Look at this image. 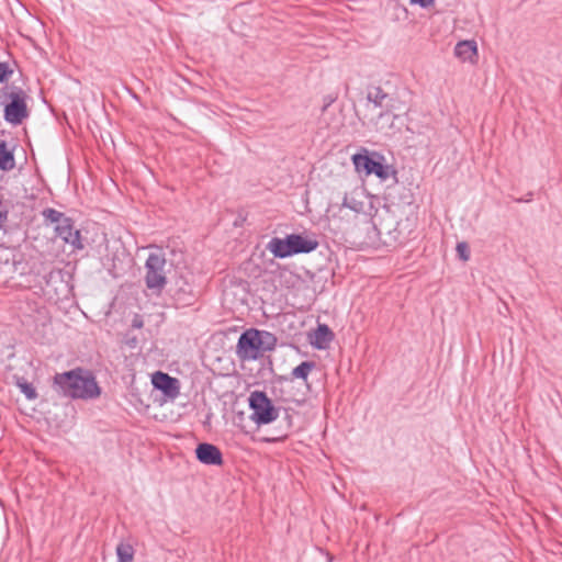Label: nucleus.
Instances as JSON below:
<instances>
[{"mask_svg":"<svg viewBox=\"0 0 562 562\" xmlns=\"http://www.w3.org/2000/svg\"><path fill=\"white\" fill-rule=\"evenodd\" d=\"M134 326L142 327V324L139 322H136V324H134Z\"/></svg>","mask_w":562,"mask_h":562,"instance_id":"bb28decb","label":"nucleus"},{"mask_svg":"<svg viewBox=\"0 0 562 562\" xmlns=\"http://www.w3.org/2000/svg\"><path fill=\"white\" fill-rule=\"evenodd\" d=\"M384 213L386 217H383L382 214L379 213H376L373 217V226L378 232V235L380 238L389 237V241L403 243L404 237L397 227L398 224L391 216L387 209L384 211ZM384 243H387V240L384 239Z\"/></svg>","mask_w":562,"mask_h":562,"instance_id":"0eeeda50","label":"nucleus"},{"mask_svg":"<svg viewBox=\"0 0 562 562\" xmlns=\"http://www.w3.org/2000/svg\"><path fill=\"white\" fill-rule=\"evenodd\" d=\"M55 232L65 243L70 244L75 249H82L80 232L75 229L71 220L68 217L55 226Z\"/></svg>","mask_w":562,"mask_h":562,"instance_id":"9d476101","label":"nucleus"},{"mask_svg":"<svg viewBox=\"0 0 562 562\" xmlns=\"http://www.w3.org/2000/svg\"><path fill=\"white\" fill-rule=\"evenodd\" d=\"M196 459L206 465H222L223 454L221 450L207 442L199 443L195 449Z\"/></svg>","mask_w":562,"mask_h":562,"instance_id":"1a4fd4ad","label":"nucleus"},{"mask_svg":"<svg viewBox=\"0 0 562 562\" xmlns=\"http://www.w3.org/2000/svg\"><path fill=\"white\" fill-rule=\"evenodd\" d=\"M134 326L142 327V324L139 322H136V324H134Z\"/></svg>","mask_w":562,"mask_h":562,"instance_id":"a878e982","label":"nucleus"},{"mask_svg":"<svg viewBox=\"0 0 562 562\" xmlns=\"http://www.w3.org/2000/svg\"><path fill=\"white\" fill-rule=\"evenodd\" d=\"M4 105V119L11 124H21L27 117L25 92L15 86L7 87L0 97Z\"/></svg>","mask_w":562,"mask_h":562,"instance_id":"7ed1b4c3","label":"nucleus"},{"mask_svg":"<svg viewBox=\"0 0 562 562\" xmlns=\"http://www.w3.org/2000/svg\"><path fill=\"white\" fill-rule=\"evenodd\" d=\"M18 386L27 400H35L37 397L36 390L31 383L23 381L19 382Z\"/></svg>","mask_w":562,"mask_h":562,"instance_id":"412c9836","label":"nucleus"},{"mask_svg":"<svg viewBox=\"0 0 562 562\" xmlns=\"http://www.w3.org/2000/svg\"><path fill=\"white\" fill-rule=\"evenodd\" d=\"M119 562H132L134 559V548L128 543H120L116 547Z\"/></svg>","mask_w":562,"mask_h":562,"instance_id":"6ab92c4d","label":"nucleus"},{"mask_svg":"<svg viewBox=\"0 0 562 562\" xmlns=\"http://www.w3.org/2000/svg\"><path fill=\"white\" fill-rule=\"evenodd\" d=\"M413 3H418L422 7H428L434 3L435 0H411Z\"/></svg>","mask_w":562,"mask_h":562,"instance_id":"393cba45","label":"nucleus"},{"mask_svg":"<svg viewBox=\"0 0 562 562\" xmlns=\"http://www.w3.org/2000/svg\"><path fill=\"white\" fill-rule=\"evenodd\" d=\"M352 161L358 171H364L367 175H375L382 180H386L393 173L390 167L384 166L382 162L367 155H353Z\"/></svg>","mask_w":562,"mask_h":562,"instance_id":"6e6552de","label":"nucleus"},{"mask_svg":"<svg viewBox=\"0 0 562 562\" xmlns=\"http://www.w3.org/2000/svg\"><path fill=\"white\" fill-rule=\"evenodd\" d=\"M43 216H44L45 221H47L52 224H56V225H59L64 220L67 218L61 212H59L55 209L44 210Z\"/></svg>","mask_w":562,"mask_h":562,"instance_id":"aec40b11","label":"nucleus"},{"mask_svg":"<svg viewBox=\"0 0 562 562\" xmlns=\"http://www.w3.org/2000/svg\"><path fill=\"white\" fill-rule=\"evenodd\" d=\"M456 249H457V252H458V256L460 257V259H462L463 261L469 260L470 250H469V246L467 243H459L457 245Z\"/></svg>","mask_w":562,"mask_h":562,"instance_id":"4be33fe9","label":"nucleus"},{"mask_svg":"<svg viewBox=\"0 0 562 562\" xmlns=\"http://www.w3.org/2000/svg\"><path fill=\"white\" fill-rule=\"evenodd\" d=\"M394 105H387V109L381 112L375 121L376 131H386L393 126L394 120L397 119L396 114L392 113Z\"/></svg>","mask_w":562,"mask_h":562,"instance_id":"2eb2a0df","label":"nucleus"},{"mask_svg":"<svg viewBox=\"0 0 562 562\" xmlns=\"http://www.w3.org/2000/svg\"><path fill=\"white\" fill-rule=\"evenodd\" d=\"M389 98L387 93H385L380 87H375L370 90L367 94V99L369 102L373 103L376 108H382L385 105V100Z\"/></svg>","mask_w":562,"mask_h":562,"instance_id":"f3484780","label":"nucleus"},{"mask_svg":"<svg viewBox=\"0 0 562 562\" xmlns=\"http://www.w3.org/2000/svg\"><path fill=\"white\" fill-rule=\"evenodd\" d=\"M454 55L463 61H472L477 55V46L474 41H461L454 47Z\"/></svg>","mask_w":562,"mask_h":562,"instance_id":"ddd939ff","label":"nucleus"},{"mask_svg":"<svg viewBox=\"0 0 562 562\" xmlns=\"http://www.w3.org/2000/svg\"><path fill=\"white\" fill-rule=\"evenodd\" d=\"M12 74V69H10L7 63H0V82L5 80Z\"/></svg>","mask_w":562,"mask_h":562,"instance_id":"b1692460","label":"nucleus"},{"mask_svg":"<svg viewBox=\"0 0 562 562\" xmlns=\"http://www.w3.org/2000/svg\"><path fill=\"white\" fill-rule=\"evenodd\" d=\"M151 383L155 389L162 391L167 396L176 397L179 394V381L167 373L155 372Z\"/></svg>","mask_w":562,"mask_h":562,"instance_id":"9b49d317","label":"nucleus"},{"mask_svg":"<svg viewBox=\"0 0 562 562\" xmlns=\"http://www.w3.org/2000/svg\"><path fill=\"white\" fill-rule=\"evenodd\" d=\"M9 206L0 200V229H2L8 221Z\"/></svg>","mask_w":562,"mask_h":562,"instance_id":"5701e85b","label":"nucleus"},{"mask_svg":"<svg viewBox=\"0 0 562 562\" xmlns=\"http://www.w3.org/2000/svg\"><path fill=\"white\" fill-rule=\"evenodd\" d=\"M318 247V241L300 234H290L285 238L273 237L267 249L277 258H286L296 254H308Z\"/></svg>","mask_w":562,"mask_h":562,"instance_id":"f03ea898","label":"nucleus"},{"mask_svg":"<svg viewBox=\"0 0 562 562\" xmlns=\"http://www.w3.org/2000/svg\"><path fill=\"white\" fill-rule=\"evenodd\" d=\"M249 406L252 411L251 419L258 425L270 424L279 416V409L263 392H252L249 396Z\"/></svg>","mask_w":562,"mask_h":562,"instance_id":"423d86ee","label":"nucleus"},{"mask_svg":"<svg viewBox=\"0 0 562 562\" xmlns=\"http://www.w3.org/2000/svg\"><path fill=\"white\" fill-rule=\"evenodd\" d=\"M167 260L162 250L150 252L145 262V284L146 286L160 293L167 284Z\"/></svg>","mask_w":562,"mask_h":562,"instance_id":"20e7f679","label":"nucleus"},{"mask_svg":"<svg viewBox=\"0 0 562 562\" xmlns=\"http://www.w3.org/2000/svg\"><path fill=\"white\" fill-rule=\"evenodd\" d=\"M364 195L361 192H350L345 194L342 201V207L349 209L355 213H361L364 211Z\"/></svg>","mask_w":562,"mask_h":562,"instance_id":"4468645a","label":"nucleus"},{"mask_svg":"<svg viewBox=\"0 0 562 562\" xmlns=\"http://www.w3.org/2000/svg\"><path fill=\"white\" fill-rule=\"evenodd\" d=\"M15 166L13 154L8 149L4 142L0 143V169L3 171L12 170Z\"/></svg>","mask_w":562,"mask_h":562,"instance_id":"dca6fc26","label":"nucleus"},{"mask_svg":"<svg viewBox=\"0 0 562 562\" xmlns=\"http://www.w3.org/2000/svg\"><path fill=\"white\" fill-rule=\"evenodd\" d=\"M54 383L65 396L70 398L92 400L101 394L94 374L82 368L57 373Z\"/></svg>","mask_w":562,"mask_h":562,"instance_id":"f257e3e1","label":"nucleus"},{"mask_svg":"<svg viewBox=\"0 0 562 562\" xmlns=\"http://www.w3.org/2000/svg\"><path fill=\"white\" fill-rule=\"evenodd\" d=\"M333 339L334 334L330 328L326 324H318L311 337V344L317 349H325Z\"/></svg>","mask_w":562,"mask_h":562,"instance_id":"f8f14e48","label":"nucleus"},{"mask_svg":"<svg viewBox=\"0 0 562 562\" xmlns=\"http://www.w3.org/2000/svg\"><path fill=\"white\" fill-rule=\"evenodd\" d=\"M314 368L315 363L313 361H304L292 370V376L295 379L306 380Z\"/></svg>","mask_w":562,"mask_h":562,"instance_id":"a211bd4d","label":"nucleus"},{"mask_svg":"<svg viewBox=\"0 0 562 562\" xmlns=\"http://www.w3.org/2000/svg\"><path fill=\"white\" fill-rule=\"evenodd\" d=\"M263 337L273 339L269 333L249 329L243 333L237 342L236 353L241 360H255L263 350Z\"/></svg>","mask_w":562,"mask_h":562,"instance_id":"39448f33","label":"nucleus"}]
</instances>
